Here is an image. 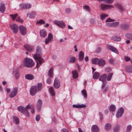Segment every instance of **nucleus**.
Wrapping results in <instances>:
<instances>
[{
  "mask_svg": "<svg viewBox=\"0 0 132 132\" xmlns=\"http://www.w3.org/2000/svg\"><path fill=\"white\" fill-rule=\"evenodd\" d=\"M24 63L26 66L29 68L33 67L35 64L34 62L32 60L28 58L24 59Z\"/></svg>",
  "mask_w": 132,
  "mask_h": 132,
  "instance_id": "nucleus-1",
  "label": "nucleus"
},
{
  "mask_svg": "<svg viewBox=\"0 0 132 132\" xmlns=\"http://www.w3.org/2000/svg\"><path fill=\"white\" fill-rule=\"evenodd\" d=\"M54 23L55 24L62 28H64L65 26V23L62 21L55 20L54 21Z\"/></svg>",
  "mask_w": 132,
  "mask_h": 132,
  "instance_id": "nucleus-2",
  "label": "nucleus"
},
{
  "mask_svg": "<svg viewBox=\"0 0 132 132\" xmlns=\"http://www.w3.org/2000/svg\"><path fill=\"white\" fill-rule=\"evenodd\" d=\"M42 50L40 46H38L36 48V53L34 54L33 55L34 57H36L38 56L42 55Z\"/></svg>",
  "mask_w": 132,
  "mask_h": 132,
  "instance_id": "nucleus-3",
  "label": "nucleus"
},
{
  "mask_svg": "<svg viewBox=\"0 0 132 132\" xmlns=\"http://www.w3.org/2000/svg\"><path fill=\"white\" fill-rule=\"evenodd\" d=\"M37 91V86H32L30 90V94L31 95L34 96L35 95Z\"/></svg>",
  "mask_w": 132,
  "mask_h": 132,
  "instance_id": "nucleus-4",
  "label": "nucleus"
},
{
  "mask_svg": "<svg viewBox=\"0 0 132 132\" xmlns=\"http://www.w3.org/2000/svg\"><path fill=\"white\" fill-rule=\"evenodd\" d=\"M124 111V109L122 107H120L117 113L116 117L117 118L121 117Z\"/></svg>",
  "mask_w": 132,
  "mask_h": 132,
  "instance_id": "nucleus-5",
  "label": "nucleus"
},
{
  "mask_svg": "<svg viewBox=\"0 0 132 132\" xmlns=\"http://www.w3.org/2000/svg\"><path fill=\"white\" fill-rule=\"evenodd\" d=\"M107 75L106 74H104L101 76L100 77L99 80L100 81L102 82L103 85H102V88L106 84V78Z\"/></svg>",
  "mask_w": 132,
  "mask_h": 132,
  "instance_id": "nucleus-6",
  "label": "nucleus"
},
{
  "mask_svg": "<svg viewBox=\"0 0 132 132\" xmlns=\"http://www.w3.org/2000/svg\"><path fill=\"white\" fill-rule=\"evenodd\" d=\"M19 7L21 9H28L31 7V5L29 3H22L20 4Z\"/></svg>",
  "mask_w": 132,
  "mask_h": 132,
  "instance_id": "nucleus-7",
  "label": "nucleus"
},
{
  "mask_svg": "<svg viewBox=\"0 0 132 132\" xmlns=\"http://www.w3.org/2000/svg\"><path fill=\"white\" fill-rule=\"evenodd\" d=\"M112 8H114V7L111 5L102 4L101 6V9L103 11H105L106 9H111Z\"/></svg>",
  "mask_w": 132,
  "mask_h": 132,
  "instance_id": "nucleus-8",
  "label": "nucleus"
},
{
  "mask_svg": "<svg viewBox=\"0 0 132 132\" xmlns=\"http://www.w3.org/2000/svg\"><path fill=\"white\" fill-rule=\"evenodd\" d=\"M19 29L21 33L23 35H24L27 33L26 28L24 26L21 25L19 27Z\"/></svg>",
  "mask_w": 132,
  "mask_h": 132,
  "instance_id": "nucleus-9",
  "label": "nucleus"
},
{
  "mask_svg": "<svg viewBox=\"0 0 132 132\" xmlns=\"http://www.w3.org/2000/svg\"><path fill=\"white\" fill-rule=\"evenodd\" d=\"M42 55H40L37 56V57H34L36 60L37 64H38V62H37V61H38L39 64L40 65H41L42 63L44 62V60L43 59L42 57Z\"/></svg>",
  "mask_w": 132,
  "mask_h": 132,
  "instance_id": "nucleus-10",
  "label": "nucleus"
},
{
  "mask_svg": "<svg viewBox=\"0 0 132 132\" xmlns=\"http://www.w3.org/2000/svg\"><path fill=\"white\" fill-rule=\"evenodd\" d=\"M60 81L57 78L55 79L53 84L54 87L56 89L59 88L60 86Z\"/></svg>",
  "mask_w": 132,
  "mask_h": 132,
  "instance_id": "nucleus-11",
  "label": "nucleus"
},
{
  "mask_svg": "<svg viewBox=\"0 0 132 132\" xmlns=\"http://www.w3.org/2000/svg\"><path fill=\"white\" fill-rule=\"evenodd\" d=\"M11 27L12 29L13 30V32L15 34H17L18 30V26L15 24H13Z\"/></svg>",
  "mask_w": 132,
  "mask_h": 132,
  "instance_id": "nucleus-12",
  "label": "nucleus"
},
{
  "mask_svg": "<svg viewBox=\"0 0 132 132\" xmlns=\"http://www.w3.org/2000/svg\"><path fill=\"white\" fill-rule=\"evenodd\" d=\"M18 89L17 88H13V90L12 91L10 95V96L11 97H15L18 93Z\"/></svg>",
  "mask_w": 132,
  "mask_h": 132,
  "instance_id": "nucleus-13",
  "label": "nucleus"
},
{
  "mask_svg": "<svg viewBox=\"0 0 132 132\" xmlns=\"http://www.w3.org/2000/svg\"><path fill=\"white\" fill-rule=\"evenodd\" d=\"M92 132H99L100 129L98 126L96 125H93L91 127Z\"/></svg>",
  "mask_w": 132,
  "mask_h": 132,
  "instance_id": "nucleus-14",
  "label": "nucleus"
},
{
  "mask_svg": "<svg viewBox=\"0 0 132 132\" xmlns=\"http://www.w3.org/2000/svg\"><path fill=\"white\" fill-rule=\"evenodd\" d=\"M107 47L110 50H111L112 52L117 54L119 53L118 51L114 47H113L112 46L110 45H108L107 46Z\"/></svg>",
  "mask_w": 132,
  "mask_h": 132,
  "instance_id": "nucleus-15",
  "label": "nucleus"
},
{
  "mask_svg": "<svg viewBox=\"0 0 132 132\" xmlns=\"http://www.w3.org/2000/svg\"><path fill=\"white\" fill-rule=\"evenodd\" d=\"M6 9V7L5 4L3 3H0V12L1 13H4Z\"/></svg>",
  "mask_w": 132,
  "mask_h": 132,
  "instance_id": "nucleus-16",
  "label": "nucleus"
},
{
  "mask_svg": "<svg viewBox=\"0 0 132 132\" xmlns=\"http://www.w3.org/2000/svg\"><path fill=\"white\" fill-rule=\"evenodd\" d=\"M112 127V125L110 123H106L104 126L105 130L107 131H110Z\"/></svg>",
  "mask_w": 132,
  "mask_h": 132,
  "instance_id": "nucleus-17",
  "label": "nucleus"
},
{
  "mask_svg": "<svg viewBox=\"0 0 132 132\" xmlns=\"http://www.w3.org/2000/svg\"><path fill=\"white\" fill-rule=\"evenodd\" d=\"M24 47L25 49L28 51L31 52L33 50V47L29 45H24Z\"/></svg>",
  "mask_w": 132,
  "mask_h": 132,
  "instance_id": "nucleus-18",
  "label": "nucleus"
},
{
  "mask_svg": "<svg viewBox=\"0 0 132 132\" xmlns=\"http://www.w3.org/2000/svg\"><path fill=\"white\" fill-rule=\"evenodd\" d=\"M120 26L122 29L126 30L129 27V25L128 24L124 23L121 24Z\"/></svg>",
  "mask_w": 132,
  "mask_h": 132,
  "instance_id": "nucleus-19",
  "label": "nucleus"
},
{
  "mask_svg": "<svg viewBox=\"0 0 132 132\" xmlns=\"http://www.w3.org/2000/svg\"><path fill=\"white\" fill-rule=\"evenodd\" d=\"M25 78L28 80H32L34 78V76L31 74H26L25 76Z\"/></svg>",
  "mask_w": 132,
  "mask_h": 132,
  "instance_id": "nucleus-20",
  "label": "nucleus"
},
{
  "mask_svg": "<svg viewBox=\"0 0 132 132\" xmlns=\"http://www.w3.org/2000/svg\"><path fill=\"white\" fill-rule=\"evenodd\" d=\"M53 71H54V68L53 67H51L49 70L48 73V76H49L50 77H52L53 76Z\"/></svg>",
  "mask_w": 132,
  "mask_h": 132,
  "instance_id": "nucleus-21",
  "label": "nucleus"
},
{
  "mask_svg": "<svg viewBox=\"0 0 132 132\" xmlns=\"http://www.w3.org/2000/svg\"><path fill=\"white\" fill-rule=\"evenodd\" d=\"M40 34L41 36L44 38L47 35L46 31L44 30H41L40 31Z\"/></svg>",
  "mask_w": 132,
  "mask_h": 132,
  "instance_id": "nucleus-22",
  "label": "nucleus"
},
{
  "mask_svg": "<svg viewBox=\"0 0 132 132\" xmlns=\"http://www.w3.org/2000/svg\"><path fill=\"white\" fill-rule=\"evenodd\" d=\"M120 126L118 125H116L113 129V132H119Z\"/></svg>",
  "mask_w": 132,
  "mask_h": 132,
  "instance_id": "nucleus-23",
  "label": "nucleus"
},
{
  "mask_svg": "<svg viewBox=\"0 0 132 132\" xmlns=\"http://www.w3.org/2000/svg\"><path fill=\"white\" fill-rule=\"evenodd\" d=\"M105 63V62L104 60L102 59H99V61L98 63V65L100 66H104Z\"/></svg>",
  "mask_w": 132,
  "mask_h": 132,
  "instance_id": "nucleus-24",
  "label": "nucleus"
},
{
  "mask_svg": "<svg viewBox=\"0 0 132 132\" xmlns=\"http://www.w3.org/2000/svg\"><path fill=\"white\" fill-rule=\"evenodd\" d=\"M116 6L118 8L121 12L123 11V10H124V9L121 4H116Z\"/></svg>",
  "mask_w": 132,
  "mask_h": 132,
  "instance_id": "nucleus-25",
  "label": "nucleus"
},
{
  "mask_svg": "<svg viewBox=\"0 0 132 132\" xmlns=\"http://www.w3.org/2000/svg\"><path fill=\"white\" fill-rule=\"evenodd\" d=\"M26 116L29 117V113L26 108H24L23 112H22Z\"/></svg>",
  "mask_w": 132,
  "mask_h": 132,
  "instance_id": "nucleus-26",
  "label": "nucleus"
},
{
  "mask_svg": "<svg viewBox=\"0 0 132 132\" xmlns=\"http://www.w3.org/2000/svg\"><path fill=\"white\" fill-rule=\"evenodd\" d=\"M42 102L41 100H39L37 103V109L40 110L42 106Z\"/></svg>",
  "mask_w": 132,
  "mask_h": 132,
  "instance_id": "nucleus-27",
  "label": "nucleus"
},
{
  "mask_svg": "<svg viewBox=\"0 0 132 132\" xmlns=\"http://www.w3.org/2000/svg\"><path fill=\"white\" fill-rule=\"evenodd\" d=\"M100 73L97 72H95L93 75V77L94 79H97L100 76Z\"/></svg>",
  "mask_w": 132,
  "mask_h": 132,
  "instance_id": "nucleus-28",
  "label": "nucleus"
},
{
  "mask_svg": "<svg viewBox=\"0 0 132 132\" xmlns=\"http://www.w3.org/2000/svg\"><path fill=\"white\" fill-rule=\"evenodd\" d=\"M49 90L52 96H54L55 95V93L54 92V89L52 87H51L50 88Z\"/></svg>",
  "mask_w": 132,
  "mask_h": 132,
  "instance_id": "nucleus-29",
  "label": "nucleus"
},
{
  "mask_svg": "<svg viewBox=\"0 0 132 132\" xmlns=\"http://www.w3.org/2000/svg\"><path fill=\"white\" fill-rule=\"evenodd\" d=\"M83 8L85 11L88 12H90V9L88 6L85 5L83 6Z\"/></svg>",
  "mask_w": 132,
  "mask_h": 132,
  "instance_id": "nucleus-30",
  "label": "nucleus"
},
{
  "mask_svg": "<svg viewBox=\"0 0 132 132\" xmlns=\"http://www.w3.org/2000/svg\"><path fill=\"white\" fill-rule=\"evenodd\" d=\"M72 73L73 75V77L75 78H77L78 76V73L77 71L75 70L72 72Z\"/></svg>",
  "mask_w": 132,
  "mask_h": 132,
  "instance_id": "nucleus-31",
  "label": "nucleus"
},
{
  "mask_svg": "<svg viewBox=\"0 0 132 132\" xmlns=\"http://www.w3.org/2000/svg\"><path fill=\"white\" fill-rule=\"evenodd\" d=\"M116 109V106L113 105H111L110 106L109 110L111 112H114Z\"/></svg>",
  "mask_w": 132,
  "mask_h": 132,
  "instance_id": "nucleus-32",
  "label": "nucleus"
},
{
  "mask_svg": "<svg viewBox=\"0 0 132 132\" xmlns=\"http://www.w3.org/2000/svg\"><path fill=\"white\" fill-rule=\"evenodd\" d=\"M99 61V59L98 58H96L93 59L92 60V62L94 64H98Z\"/></svg>",
  "mask_w": 132,
  "mask_h": 132,
  "instance_id": "nucleus-33",
  "label": "nucleus"
},
{
  "mask_svg": "<svg viewBox=\"0 0 132 132\" xmlns=\"http://www.w3.org/2000/svg\"><path fill=\"white\" fill-rule=\"evenodd\" d=\"M132 128V126L131 125H129L127 127L126 132H130L131 131Z\"/></svg>",
  "mask_w": 132,
  "mask_h": 132,
  "instance_id": "nucleus-34",
  "label": "nucleus"
},
{
  "mask_svg": "<svg viewBox=\"0 0 132 132\" xmlns=\"http://www.w3.org/2000/svg\"><path fill=\"white\" fill-rule=\"evenodd\" d=\"M76 60L75 57H71L70 58L69 62L70 63H75Z\"/></svg>",
  "mask_w": 132,
  "mask_h": 132,
  "instance_id": "nucleus-35",
  "label": "nucleus"
},
{
  "mask_svg": "<svg viewBox=\"0 0 132 132\" xmlns=\"http://www.w3.org/2000/svg\"><path fill=\"white\" fill-rule=\"evenodd\" d=\"M14 121L17 124H18L19 122V119L16 117H14L13 118Z\"/></svg>",
  "mask_w": 132,
  "mask_h": 132,
  "instance_id": "nucleus-36",
  "label": "nucleus"
},
{
  "mask_svg": "<svg viewBox=\"0 0 132 132\" xmlns=\"http://www.w3.org/2000/svg\"><path fill=\"white\" fill-rule=\"evenodd\" d=\"M112 39L115 41L119 42L121 40V38L120 37H113Z\"/></svg>",
  "mask_w": 132,
  "mask_h": 132,
  "instance_id": "nucleus-37",
  "label": "nucleus"
},
{
  "mask_svg": "<svg viewBox=\"0 0 132 132\" xmlns=\"http://www.w3.org/2000/svg\"><path fill=\"white\" fill-rule=\"evenodd\" d=\"M73 108H82V104L81 105L79 104L73 105Z\"/></svg>",
  "mask_w": 132,
  "mask_h": 132,
  "instance_id": "nucleus-38",
  "label": "nucleus"
},
{
  "mask_svg": "<svg viewBox=\"0 0 132 132\" xmlns=\"http://www.w3.org/2000/svg\"><path fill=\"white\" fill-rule=\"evenodd\" d=\"M83 96L85 99H86L87 98V93L86 90L84 89H83Z\"/></svg>",
  "mask_w": 132,
  "mask_h": 132,
  "instance_id": "nucleus-39",
  "label": "nucleus"
},
{
  "mask_svg": "<svg viewBox=\"0 0 132 132\" xmlns=\"http://www.w3.org/2000/svg\"><path fill=\"white\" fill-rule=\"evenodd\" d=\"M35 14L34 13L27 14V16L30 18H32L35 16Z\"/></svg>",
  "mask_w": 132,
  "mask_h": 132,
  "instance_id": "nucleus-40",
  "label": "nucleus"
},
{
  "mask_svg": "<svg viewBox=\"0 0 132 132\" xmlns=\"http://www.w3.org/2000/svg\"><path fill=\"white\" fill-rule=\"evenodd\" d=\"M119 22H112V27H118L119 24Z\"/></svg>",
  "mask_w": 132,
  "mask_h": 132,
  "instance_id": "nucleus-41",
  "label": "nucleus"
},
{
  "mask_svg": "<svg viewBox=\"0 0 132 132\" xmlns=\"http://www.w3.org/2000/svg\"><path fill=\"white\" fill-rule=\"evenodd\" d=\"M79 61H81L82 60V51H80L79 54Z\"/></svg>",
  "mask_w": 132,
  "mask_h": 132,
  "instance_id": "nucleus-42",
  "label": "nucleus"
},
{
  "mask_svg": "<svg viewBox=\"0 0 132 132\" xmlns=\"http://www.w3.org/2000/svg\"><path fill=\"white\" fill-rule=\"evenodd\" d=\"M126 36L127 37V38L130 39H132V34L130 33H128L126 34Z\"/></svg>",
  "mask_w": 132,
  "mask_h": 132,
  "instance_id": "nucleus-43",
  "label": "nucleus"
},
{
  "mask_svg": "<svg viewBox=\"0 0 132 132\" xmlns=\"http://www.w3.org/2000/svg\"><path fill=\"white\" fill-rule=\"evenodd\" d=\"M108 16V15L105 14H103L101 15L100 18L101 20H103L105 17Z\"/></svg>",
  "mask_w": 132,
  "mask_h": 132,
  "instance_id": "nucleus-44",
  "label": "nucleus"
},
{
  "mask_svg": "<svg viewBox=\"0 0 132 132\" xmlns=\"http://www.w3.org/2000/svg\"><path fill=\"white\" fill-rule=\"evenodd\" d=\"M126 70L128 72L132 73V66L128 67L126 68Z\"/></svg>",
  "mask_w": 132,
  "mask_h": 132,
  "instance_id": "nucleus-45",
  "label": "nucleus"
},
{
  "mask_svg": "<svg viewBox=\"0 0 132 132\" xmlns=\"http://www.w3.org/2000/svg\"><path fill=\"white\" fill-rule=\"evenodd\" d=\"M24 108V107H23L19 106L18 107L17 109L19 111H20L21 112H23Z\"/></svg>",
  "mask_w": 132,
  "mask_h": 132,
  "instance_id": "nucleus-46",
  "label": "nucleus"
},
{
  "mask_svg": "<svg viewBox=\"0 0 132 132\" xmlns=\"http://www.w3.org/2000/svg\"><path fill=\"white\" fill-rule=\"evenodd\" d=\"M113 73H111L109 74L108 76H107V77L106 78L107 80L108 81H109L111 80V78L113 75Z\"/></svg>",
  "mask_w": 132,
  "mask_h": 132,
  "instance_id": "nucleus-47",
  "label": "nucleus"
},
{
  "mask_svg": "<svg viewBox=\"0 0 132 132\" xmlns=\"http://www.w3.org/2000/svg\"><path fill=\"white\" fill-rule=\"evenodd\" d=\"M103 1H104L106 3L110 4L112 3L113 0H103Z\"/></svg>",
  "mask_w": 132,
  "mask_h": 132,
  "instance_id": "nucleus-48",
  "label": "nucleus"
},
{
  "mask_svg": "<svg viewBox=\"0 0 132 132\" xmlns=\"http://www.w3.org/2000/svg\"><path fill=\"white\" fill-rule=\"evenodd\" d=\"M18 15L17 14H12L10 15L11 16L12 18V19L14 20L15 18H16V16Z\"/></svg>",
  "mask_w": 132,
  "mask_h": 132,
  "instance_id": "nucleus-49",
  "label": "nucleus"
},
{
  "mask_svg": "<svg viewBox=\"0 0 132 132\" xmlns=\"http://www.w3.org/2000/svg\"><path fill=\"white\" fill-rule=\"evenodd\" d=\"M15 20L16 21H19L22 23L23 21V20L22 19H21L20 17H18Z\"/></svg>",
  "mask_w": 132,
  "mask_h": 132,
  "instance_id": "nucleus-50",
  "label": "nucleus"
},
{
  "mask_svg": "<svg viewBox=\"0 0 132 132\" xmlns=\"http://www.w3.org/2000/svg\"><path fill=\"white\" fill-rule=\"evenodd\" d=\"M42 87V84L41 83H38V90H41Z\"/></svg>",
  "mask_w": 132,
  "mask_h": 132,
  "instance_id": "nucleus-51",
  "label": "nucleus"
},
{
  "mask_svg": "<svg viewBox=\"0 0 132 132\" xmlns=\"http://www.w3.org/2000/svg\"><path fill=\"white\" fill-rule=\"evenodd\" d=\"M109 88V87H105V86H104L102 88V89L103 90V91L104 92L107 91Z\"/></svg>",
  "mask_w": 132,
  "mask_h": 132,
  "instance_id": "nucleus-52",
  "label": "nucleus"
},
{
  "mask_svg": "<svg viewBox=\"0 0 132 132\" xmlns=\"http://www.w3.org/2000/svg\"><path fill=\"white\" fill-rule=\"evenodd\" d=\"M48 38L50 40H52L53 38V36L52 34L51 33L49 34L48 35Z\"/></svg>",
  "mask_w": 132,
  "mask_h": 132,
  "instance_id": "nucleus-53",
  "label": "nucleus"
},
{
  "mask_svg": "<svg viewBox=\"0 0 132 132\" xmlns=\"http://www.w3.org/2000/svg\"><path fill=\"white\" fill-rule=\"evenodd\" d=\"M115 21L114 20L111 19L110 18H109L107 19L106 21V22H113Z\"/></svg>",
  "mask_w": 132,
  "mask_h": 132,
  "instance_id": "nucleus-54",
  "label": "nucleus"
},
{
  "mask_svg": "<svg viewBox=\"0 0 132 132\" xmlns=\"http://www.w3.org/2000/svg\"><path fill=\"white\" fill-rule=\"evenodd\" d=\"M33 107H34L32 106V105L30 104H28L26 106V108L28 109H31Z\"/></svg>",
  "mask_w": 132,
  "mask_h": 132,
  "instance_id": "nucleus-55",
  "label": "nucleus"
},
{
  "mask_svg": "<svg viewBox=\"0 0 132 132\" xmlns=\"http://www.w3.org/2000/svg\"><path fill=\"white\" fill-rule=\"evenodd\" d=\"M106 25L108 27H112V22H108L106 24Z\"/></svg>",
  "mask_w": 132,
  "mask_h": 132,
  "instance_id": "nucleus-56",
  "label": "nucleus"
},
{
  "mask_svg": "<svg viewBox=\"0 0 132 132\" xmlns=\"http://www.w3.org/2000/svg\"><path fill=\"white\" fill-rule=\"evenodd\" d=\"M71 12V9L69 8H67L65 10V12L67 13H69Z\"/></svg>",
  "mask_w": 132,
  "mask_h": 132,
  "instance_id": "nucleus-57",
  "label": "nucleus"
},
{
  "mask_svg": "<svg viewBox=\"0 0 132 132\" xmlns=\"http://www.w3.org/2000/svg\"><path fill=\"white\" fill-rule=\"evenodd\" d=\"M46 82L47 84H50L52 83V80L51 79L48 78L46 80Z\"/></svg>",
  "mask_w": 132,
  "mask_h": 132,
  "instance_id": "nucleus-58",
  "label": "nucleus"
},
{
  "mask_svg": "<svg viewBox=\"0 0 132 132\" xmlns=\"http://www.w3.org/2000/svg\"><path fill=\"white\" fill-rule=\"evenodd\" d=\"M19 74L18 72H16V73L15 74V77L16 79H18L19 78Z\"/></svg>",
  "mask_w": 132,
  "mask_h": 132,
  "instance_id": "nucleus-59",
  "label": "nucleus"
},
{
  "mask_svg": "<svg viewBox=\"0 0 132 132\" xmlns=\"http://www.w3.org/2000/svg\"><path fill=\"white\" fill-rule=\"evenodd\" d=\"M37 23H39L40 24H43L45 23V22L43 20H40L39 21H37Z\"/></svg>",
  "mask_w": 132,
  "mask_h": 132,
  "instance_id": "nucleus-60",
  "label": "nucleus"
},
{
  "mask_svg": "<svg viewBox=\"0 0 132 132\" xmlns=\"http://www.w3.org/2000/svg\"><path fill=\"white\" fill-rule=\"evenodd\" d=\"M51 40H50V39L48 38H47L46 39V40L45 41V43L46 44H47L49 43V42H50Z\"/></svg>",
  "mask_w": 132,
  "mask_h": 132,
  "instance_id": "nucleus-61",
  "label": "nucleus"
},
{
  "mask_svg": "<svg viewBox=\"0 0 132 132\" xmlns=\"http://www.w3.org/2000/svg\"><path fill=\"white\" fill-rule=\"evenodd\" d=\"M99 114L100 116L101 120H102L103 119V113L101 112H99Z\"/></svg>",
  "mask_w": 132,
  "mask_h": 132,
  "instance_id": "nucleus-62",
  "label": "nucleus"
},
{
  "mask_svg": "<svg viewBox=\"0 0 132 132\" xmlns=\"http://www.w3.org/2000/svg\"><path fill=\"white\" fill-rule=\"evenodd\" d=\"M61 132H69L68 130L66 129L63 128L62 129Z\"/></svg>",
  "mask_w": 132,
  "mask_h": 132,
  "instance_id": "nucleus-63",
  "label": "nucleus"
},
{
  "mask_svg": "<svg viewBox=\"0 0 132 132\" xmlns=\"http://www.w3.org/2000/svg\"><path fill=\"white\" fill-rule=\"evenodd\" d=\"M115 60L113 59H111L109 60V62L110 63H113L114 61Z\"/></svg>",
  "mask_w": 132,
  "mask_h": 132,
  "instance_id": "nucleus-64",
  "label": "nucleus"
}]
</instances>
